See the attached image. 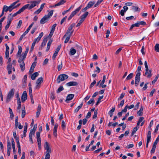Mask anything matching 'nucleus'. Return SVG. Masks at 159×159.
Returning a JSON list of instances; mask_svg holds the SVG:
<instances>
[{"label":"nucleus","instance_id":"1","mask_svg":"<svg viewBox=\"0 0 159 159\" xmlns=\"http://www.w3.org/2000/svg\"><path fill=\"white\" fill-rule=\"evenodd\" d=\"M40 2V0H38L37 1H32L30 2V4H27L24 5L23 7V8L24 10H25L26 9H30L35 7L37 5L39 4Z\"/></svg>","mask_w":159,"mask_h":159},{"label":"nucleus","instance_id":"2","mask_svg":"<svg viewBox=\"0 0 159 159\" xmlns=\"http://www.w3.org/2000/svg\"><path fill=\"white\" fill-rule=\"evenodd\" d=\"M68 78V76L66 75L62 74L59 75L57 80V83H60L61 81L67 79Z\"/></svg>","mask_w":159,"mask_h":159},{"label":"nucleus","instance_id":"3","mask_svg":"<svg viewBox=\"0 0 159 159\" xmlns=\"http://www.w3.org/2000/svg\"><path fill=\"white\" fill-rule=\"evenodd\" d=\"M74 30H73L71 31H69L68 30H67L66 32V33L64 35V37L66 36H67L66 39H65L64 43H68V41H69L70 38L71 36L72 35V33L73 32Z\"/></svg>","mask_w":159,"mask_h":159},{"label":"nucleus","instance_id":"4","mask_svg":"<svg viewBox=\"0 0 159 159\" xmlns=\"http://www.w3.org/2000/svg\"><path fill=\"white\" fill-rule=\"evenodd\" d=\"M15 93V89H11L8 94L6 102L8 103L10 100L11 98H12Z\"/></svg>","mask_w":159,"mask_h":159},{"label":"nucleus","instance_id":"5","mask_svg":"<svg viewBox=\"0 0 159 159\" xmlns=\"http://www.w3.org/2000/svg\"><path fill=\"white\" fill-rule=\"evenodd\" d=\"M146 25V22L143 21H138L136 23L132 24L129 29L131 30L134 27H139L140 25Z\"/></svg>","mask_w":159,"mask_h":159},{"label":"nucleus","instance_id":"6","mask_svg":"<svg viewBox=\"0 0 159 159\" xmlns=\"http://www.w3.org/2000/svg\"><path fill=\"white\" fill-rule=\"evenodd\" d=\"M44 149L46 150V153H50L52 152L51 148L50 147L48 143L46 141L45 143V144L44 145Z\"/></svg>","mask_w":159,"mask_h":159},{"label":"nucleus","instance_id":"7","mask_svg":"<svg viewBox=\"0 0 159 159\" xmlns=\"http://www.w3.org/2000/svg\"><path fill=\"white\" fill-rule=\"evenodd\" d=\"M2 9L5 11L7 12V11H9L10 12H11L14 9V7L11 4L8 7L5 5H4Z\"/></svg>","mask_w":159,"mask_h":159},{"label":"nucleus","instance_id":"8","mask_svg":"<svg viewBox=\"0 0 159 159\" xmlns=\"http://www.w3.org/2000/svg\"><path fill=\"white\" fill-rule=\"evenodd\" d=\"M53 10L50 11L47 15L44 16L41 20H48L50 19L53 14Z\"/></svg>","mask_w":159,"mask_h":159},{"label":"nucleus","instance_id":"9","mask_svg":"<svg viewBox=\"0 0 159 159\" xmlns=\"http://www.w3.org/2000/svg\"><path fill=\"white\" fill-rule=\"evenodd\" d=\"M43 80V78L42 77L39 78L37 80L36 84H37L35 89H39L40 88L41 83Z\"/></svg>","mask_w":159,"mask_h":159},{"label":"nucleus","instance_id":"10","mask_svg":"<svg viewBox=\"0 0 159 159\" xmlns=\"http://www.w3.org/2000/svg\"><path fill=\"white\" fill-rule=\"evenodd\" d=\"M7 153L8 156L10 154L11 150V144L9 138L7 139Z\"/></svg>","mask_w":159,"mask_h":159},{"label":"nucleus","instance_id":"11","mask_svg":"<svg viewBox=\"0 0 159 159\" xmlns=\"http://www.w3.org/2000/svg\"><path fill=\"white\" fill-rule=\"evenodd\" d=\"M61 45L60 44L59 45L57 48L56 50L55 51V52L54 53L53 55L52 56V59L53 60H54L55 58H56L57 56V54L61 48Z\"/></svg>","mask_w":159,"mask_h":159},{"label":"nucleus","instance_id":"12","mask_svg":"<svg viewBox=\"0 0 159 159\" xmlns=\"http://www.w3.org/2000/svg\"><path fill=\"white\" fill-rule=\"evenodd\" d=\"M27 95L26 91H25L23 92L21 97V101L22 102H24L27 99Z\"/></svg>","mask_w":159,"mask_h":159},{"label":"nucleus","instance_id":"13","mask_svg":"<svg viewBox=\"0 0 159 159\" xmlns=\"http://www.w3.org/2000/svg\"><path fill=\"white\" fill-rule=\"evenodd\" d=\"M151 131H149L148 132L147 136V141L146 143V147L148 148V144L150 142L151 140Z\"/></svg>","mask_w":159,"mask_h":159},{"label":"nucleus","instance_id":"14","mask_svg":"<svg viewBox=\"0 0 159 159\" xmlns=\"http://www.w3.org/2000/svg\"><path fill=\"white\" fill-rule=\"evenodd\" d=\"M74 94H68L66 97L65 102L67 103H68L69 101L71 100L74 98Z\"/></svg>","mask_w":159,"mask_h":159},{"label":"nucleus","instance_id":"15","mask_svg":"<svg viewBox=\"0 0 159 159\" xmlns=\"http://www.w3.org/2000/svg\"><path fill=\"white\" fill-rule=\"evenodd\" d=\"M140 79V76L138 75H136L135 77V86H137L139 83Z\"/></svg>","mask_w":159,"mask_h":159},{"label":"nucleus","instance_id":"16","mask_svg":"<svg viewBox=\"0 0 159 159\" xmlns=\"http://www.w3.org/2000/svg\"><path fill=\"white\" fill-rule=\"evenodd\" d=\"M43 32L41 33L38 37L35 39L33 43H34L35 44H36V43H38L43 36Z\"/></svg>","mask_w":159,"mask_h":159},{"label":"nucleus","instance_id":"17","mask_svg":"<svg viewBox=\"0 0 159 159\" xmlns=\"http://www.w3.org/2000/svg\"><path fill=\"white\" fill-rule=\"evenodd\" d=\"M66 85L68 86H77L78 85V83L75 81H70L67 83Z\"/></svg>","mask_w":159,"mask_h":159},{"label":"nucleus","instance_id":"18","mask_svg":"<svg viewBox=\"0 0 159 159\" xmlns=\"http://www.w3.org/2000/svg\"><path fill=\"white\" fill-rule=\"evenodd\" d=\"M36 65V62H34L32 63L29 71L30 74H31L33 72L34 68H35Z\"/></svg>","mask_w":159,"mask_h":159},{"label":"nucleus","instance_id":"19","mask_svg":"<svg viewBox=\"0 0 159 159\" xmlns=\"http://www.w3.org/2000/svg\"><path fill=\"white\" fill-rule=\"evenodd\" d=\"M11 143L13 149V152L14 153H15L16 151L15 150V143L14 141V139L13 138H12L11 139Z\"/></svg>","mask_w":159,"mask_h":159},{"label":"nucleus","instance_id":"20","mask_svg":"<svg viewBox=\"0 0 159 159\" xmlns=\"http://www.w3.org/2000/svg\"><path fill=\"white\" fill-rule=\"evenodd\" d=\"M57 128H58V124H56L54 125V127L53 128V135L56 137H57Z\"/></svg>","mask_w":159,"mask_h":159},{"label":"nucleus","instance_id":"21","mask_svg":"<svg viewBox=\"0 0 159 159\" xmlns=\"http://www.w3.org/2000/svg\"><path fill=\"white\" fill-rule=\"evenodd\" d=\"M124 10H121L120 11V14L122 16H123L124 15L125 13L128 9V7L126 6H125L123 7Z\"/></svg>","mask_w":159,"mask_h":159},{"label":"nucleus","instance_id":"22","mask_svg":"<svg viewBox=\"0 0 159 159\" xmlns=\"http://www.w3.org/2000/svg\"><path fill=\"white\" fill-rule=\"evenodd\" d=\"M144 75L145 76H146L148 78H150L152 76V70H149V69H148V70L147 71V73H146V71H145V73Z\"/></svg>","mask_w":159,"mask_h":159},{"label":"nucleus","instance_id":"23","mask_svg":"<svg viewBox=\"0 0 159 159\" xmlns=\"http://www.w3.org/2000/svg\"><path fill=\"white\" fill-rule=\"evenodd\" d=\"M82 7V5H80L79 7L78 8L76 9L75 11H73L71 14L73 15V16H75V15L77 13H78L80 10L81 9Z\"/></svg>","mask_w":159,"mask_h":159},{"label":"nucleus","instance_id":"24","mask_svg":"<svg viewBox=\"0 0 159 159\" xmlns=\"http://www.w3.org/2000/svg\"><path fill=\"white\" fill-rule=\"evenodd\" d=\"M24 10L23 7H22L17 12L15 13L14 14H12V16L13 17H15L18 14H19L21 13L22 12H23Z\"/></svg>","mask_w":159,"mask_h":159},{"label":"nucleus","instance_id":"25","mask_svg":"<svg viewBox=\"0 0 159 159\" xmlns=\"http://www.w3.org/2000/svg\"><path fill=\"white\" fill-rule=\"evenodd\" d=\"M41 110V107L40 105H39L37 108V110L36 112V117H38L40 115V112Z\"/></svg>","mask_w":159,"mask_h":159},{"label":"nucleus","instance_id":"26","mask_svg":"<svg viewBox=\"0 0 159 159\" xmlns=\"http://www.w3.org/2000/svg\"><path fill=\"white\" fill-rule=\"evenodd\" d=\"M39 75V74L38 72H35L31 76V79L33 80H34Z\"/></svg>","mask_w":159,"mask_h":159},{"label":"nucleus","instance_id":"27","mask_svg":"<svg viewBox=\"0 0 159 159\" xmlns=\"http://www.w3.org/2000/svg\"><path fill=\"white\" fill-rule=\"evenodd\" d=\"M131 9L134 11L139 12L140 11V9L138 7L132 6L131 7Z\"/></svg>","mask_w":159,"mask_h":159},{"label":"nucleus","instance_id":"28","mask_svg":"<svg viewBox=\"0 0 159 159\" xmlns=\"http://www.w3.org/2000/svg\"><path fill=\"white\" fill-rule=\"evenodd\" d=\"M22 52V48L20 46H18V52L16 55V56L17 57H18L19 55H21V53Z\"/></svg>","mask_w":159,"mask_h":159},{"label":"nucleus","instance_id":"29","mask_svg":"<svg viewBox=\"0 0 159 159\" xmlns=\"http://www.w3.org/2000/svg\"><path fill=\"white\" fill-rule=\"evenodd\" d=\"M143 107L142 106H141L140 107L139 110L137 112V114L139 116H141L143 114Z\"/></svg>","mask_w":159,"mask_h":159},{"label":"nucleus","instance_id":"30","mask_svg":"<svg viewBox=\"0 0 159 159\" xmlns=\"http://www.w3.org/2000/svg\"><path fill=\"white\" fill-rule=\"evenodd\" d=\"M18 57H19V60H18V62L19 63H21L23 61L24 62L25 58H24V57L23 55H19Z\"/></svg>","mask_w":159,"mask_h":159},{"label":"nucleus","instance_id":"31","mask_svg":"<svg viewBox=\"0 0 159 159\" xmlns=\"http://www.w3.org/2000/svg\"><path fill=\"white\" fill-rule=\"evenodd\" d=\"M19 0H18L16 1L13 2L11 4V5L14 7V8L15 9L17 7H18L20 5V3L18 4L17 5L15 6L16 4L18 2H19Z\"/></svg>","mask_w":159,"mask_h":159},{"label":"nucleus","instance_id":"32","mask_svg":"<svg viewBox=\"0 0 159 159\" xmlns=\"http://www.w3.org/2000/svg\"><path fill=\"white\" fill-rule=\"evenodd\" d=\"M20 66L22 71H23L25 69V64L24 62L23 61L21 63H20Z\"/></svg>","mask_w":159,"mask_h":159},{"label":"nucleus","instance_id":"33","mask_svg":"<svg viewBox=\"0 0 159 159\" xmlns=\"http://www.w3.org/2000/svg\"><path fill=\"white\" fill-rule=\"evenodd\" d=\"M89 14V12L88 11L85 12V13L82 15L81 16V20H83L85 19L87 17Z\"/></svg>","mask_w":159,"mask_h":159},{"label":"nucleus","instance_id":"34","mask_svg":"<svg viewBox=\"0 0 159 159\" xmlns=\"http://www.w3.org/2000/svg\"><path fill=\"white\" fill-rule=\"evenodd\" d=\"M83 105V102H82L81 104L78 106L75 110V113L77 112L81 108Z\"/></svg>","mask_w":159,"mask_h":159},{"label":"nucleus","instance_id":"35","mask_svg":"<svg viewBox=\"0 0 159 159\" xmlns=\"http://www.w3.org/2000/svg\"><path fill=\"white\" fill-rule=\"evenodd\" d=\"M66 1H62V0H61V1L57 4H55L54 5V7H57L59 6H60L63 4L64 3L66 2Z\"/></svg>","mask_w":159,"mask_h":159},{"label":"nucleus","instance_id":"36","mask_svg":"<svg viewBox=\"0 0 159 159\" xmlns=\"http://www.w3.org/2000/svg\"><path fill=\"white\" fill-rule=\"evenodd\" d=\"M76 52V50L75 49L72 48L70 49V55H74Z\"/></svg>","mask_w":159,"mask_h":159},{"label":"nucleus","instance_id":"37","mask_svg":"<svg viewBox=\"0 0 159 159\" xmlns=\"http://www.w3.org/2000/svg\"><path fill=\"white\" fill-rule=\"evenodd\" d=\"M115 110V107H113L112 109L108 112V114L110 115V117H111L113 115V113L114 111Z\"/></svg>","mask_w":159,"mask_h":159},{"label":"nucleus","instance_id":"38","mask_svg":"<svg viewBox=\"0 0 159 159\" xmlns=\"http://www.w3.org/2000/svg\"><path fill=\"white\" fill-rule=\"evenodd\" d=\"M39 149L40 150L41 149V139H37Z\"/></svg>","mask_w":159,"mask_h":159},{"label":"nucleus","instance_id":"39","mask_svg":"<svg viewBox=\"0 0 159 159\" xmlns=\"http://www.w3.org/2000/svg\"><path fill=\"white\" fill-rule=\"evenodd\" d=\"M29 50V48H26V50L25 52L24 53H23L22 54V55H23L24 57V58H25L26 56L27 55V54L28 52V51Z\"/></svg>","mask_w":159,"mask_h":159},{"label":"nucleus","instance_id":"40","mask_svg":"<svg viewBox=\"0 0 159 159\" xmlns=\"http://www.w3.org/2000/svg\"><path fill=\"white\" fill-rule=\"evenodd\" d=\"M141 66H139L137 70V73L136 75H139L140 76L141 73L140 71L141 70Z\"/></svg>","mask_w":159,"mask_h":159},{"label":"nucleus","instance_id":"41","mask_svg":"<svg viewBox=\"0 0 159 159\" xmlns=\"http://www.w3.org/2000/svg\"><path fill=\"white\" fill-rule=\"evenodd\" d=\"M94 2L90 1L89 2V3L87 5V6L89 8H91L94 4Z\"/></svg>","mask_w":159,"mask_h":159},{"label":"nucleus","instance_id":"42","mask_svg":"<svg viewBox=\"0 0 159 159\" xmlns=\"http://www.w3.org/2000/svg\"><path fill=\"white\" fill-rule=\"evenodd\" d=\"M47 40L48 39L47 38H44L43 39V42L41 44V46L42 47L46 45Z\"/></svg>","mask_w":159,"mask_h":159},{"label":"nucleus","instance_id":"43","mask_svg":"<svg viewBox=\"0 0 159 159\" xmlns=\"http://www.w3.org/2000/svg\"><path fill=\"white\" fill-rule=\"evenodd\" d=\"M9 109L10 116V117L11 118V119H12L13 118L14 116L13 113L10 107L9 108Z\"/></svg>","mask_w":159,"mask_h":159},{"label":"nucleus","instance_id":"44","mask_svg":"<svg viewBox=\"0 0 159 159\" xmlns=\"http://www.w3.org/2000/svg\"><path fill=\"white\" fill-rule=\"evenodd\" d=\"M156 147V145H154V144L153 145L152 148V149L151 150V152H150L151 154H153L154 153Z\"/></svg>","mask_w":159,"mask_h":159},{"label":"nucleus","instance_id":"45","mask_svg":"<svg viewBox=\"0 0 159 159\" xmlns=\"http://www.w3.org/2000/svg\"><path fill=\"white\" fill-rule=\"evenodd\" d=\"M61 127L62 129L64 130L66 128V123L64 121L62 120L61 122Z\"/></svg>","mask_w":159,"mask_h":159},{"label":"nucleus","instance_id":"46","mask_svg":"<svg viewBox=\"0 0 159 159\" xmlns=\"http://www.w3.org/2000/svg\"><path fill=\"white\" fill-rule=\"evenodd\" d=\"M133 74L132 73H130L126 78V80H128L132 79L133 77Z\"/></svg>","mask_w":159,"mask_h":159},{"label":"nucleus","instance_id":"47","mask_svg":"<svg viewBox=\"0 0 159 159\" xmlns=\"http://www.w3.org/2000/svg\"><path fill=\"white\" fill-rule=\"evenodd\" d=\"M25 107H24V109L22 110L21 112V117L22 118H23L25 117Z\"/></svg>","mask_w":159,"mask_h":159},{"label":"nucleus","instance_id":"48","mask_svg":"<svg viewBox=\"0 0 159 159\" xmlns=\"http://www.w3.org/2000/svg\"><path fill=\"white\" fill-rule=\"evenodd\" d=\"M64 89L62 86H61L57 90V93H59L61 91L63 90Z\"/></svg>","mask_w":159,"mask_h":159},{"label":"nucleus","instance_id":"49","mask_svg":"<svg viewBox=\"0 0 159 159\" xmlns=\"http://www.w3.org/2000/svg\"><path fill=\"white\" fill-rule=\"evenodd\" d=\"M155 50L158 52H159V44L157 43L155 46Z\"/></svg>","mask_w":159,"mask_h":159},{"label":"nucleus","instance_id":"50","mask_svg":"<svg viewBox=\"0 0 159 159\" xmlns=\"http://www.w3.org/2000/svg\"><path fill=\"white\" fill-rule=\"evenodd\" d=\"M138 127H135L133 129V130L132 132L131 133V135L132 136L135 133H136L138 129Z\"/></svg>","mask_w":159,"mask_h":159},{"label":"nucleus","instance_id":"51","mask_svg":"<svg viewBox=\"0 0 159 159\" xmlns=\"http://www.w3.org/2000/svg\"><path fill=\"white\" fill-rule=\"evenodd\" d=\"M144 65L145 68V71H146V73H147V71L148 70V67L147 64V62L146 61H145L144 62Z\"/></svg>","mask_w":159,"mask_h":159},{"label":"nucleus","instance_id":"52","mask_svg":"<svg viewBox=\"0 0 159 159\" xmlns=\"http://www.w3.org/2000/svg\"><path fill=\"white\" fill-rule=\"evenodd\" d=\"M94 102V99L93 98H91L89 101L87 102L88 105H90L91 104H93Z\"/></svg>","mask_w":159,"mask_h":159},{"label":"nucleus","instance_id":"53","mask_svg":"<svg viewBox=\"0 0 159 159\" xmlns=\"http://www.w3.org/2000/svg\"><path fill=\"white\" fill-rule=\"evenodd\" d=\"M11 20H9V21L7 22V24L5 26V29L6 30H7L9 28L11 23Z\"/></svg>","mask_w":159,"mask_h":159},{"label":"nucleus","instance_id":"54","mask_svg":"<svg viewBox=\"0 0 159 159\" xmlns=\"http://www.w3.org/2000/svg\"><path fill=\"white\" fill-rule=\"evenodd\" d=\"M159 141V135H158V137L157 138L156 140L154 143L153 144L155 145L156 146V145L157 144V143Z\"/></svg>","mask_w":159,"mask_h":159},{"label":"nucleus","instance_id":"55","mask_svg":"<svg viewBox=\"0 0 159 159\" xmlns=\"http://www.w3.org/2000/svg\"><path fill=\"white\" fill-rule=\"evenodd\" d=\"M12 68H11L7 67V69L8 71V74H10L12 73Z\"/></svg>","mask_w":159,"mask_h":159},{"label":"nucleus","instance_id":"56","mask_svg":"<svg viewBox=\"0 0 159 159\" xmlns=\"http://www.w3.org/2000/svg\"><path fill=\"white\" fill-rule=\"evenodd\" d=\"M35 131L34 130L31 129L29 135H31V136H33V135H34L35 134Z\"/></svg>","mask_w":159,"mask_h":159},{"label":"nucleus","instance_id":"57","mask_svg":"<svg viewBox=\"0 0 159 159\" xmlns=\"http://www.w3.org/2000/svg\"><path fill=\"white\" fill-rule=\"evenodd\" d=\"M35 44L34 43H33L32 44L31 47L30 48V52H31L33 50L34 48V47L35 45Z\"/></svg>","mask_w":159,"mask_h":159},{"label":"nucleus","instance_id":"58","mask_svg":"<svg viewBox=\"0 0 159 159\" xmlns=\"http://www.w3.org/2000/svg\"><path fill=\"white\" fill-rule=\"evenodd\" d=\"M98 114V112L97 111H94V115L93 117V118L94 119L96 118L97 117V115Z\"/></svg>","mask_w":159,"mask_h":159},{"label":"nucleus","instance_id":"59","mask_svg":"<svg viewBox=\"0 0 159 159\" xmlns=\"http://www.w3.org/2000/svg\"><path fill=\"white\" fill-rule=\"evenodd\" d=\"M13 17L12 14H10L8 16L7 20H12L13 19Z\"/></svg>","mask_w":159,"mask_h":159},{"label":"nucleus","instance_id":"60","mask_svg":"<svg viewBox=\"0 0 159 159\" xmlns=\"http://www.w3.org/2000/svg\"><path fill=\"white\" fill-rule=\"evenodd\" d=\"M139 104H140L139 102H138L137 103L136 105L135 106V107L134 109V110H137L138 109V108H139Z\"/></svg>","mask_w":159,"mask_h":159},{"label":"nucleus","instance_id":"61","mask_svg":"<svg viewBox=\"0 0 159 159\" xmlns=\"http://www.w3.org/2000/svg\"><path fill=\"white\" fill-rule=\"evenodd\" d=\"M106 75H103V77L102 80V81L101 82V83H101V84H104V83L105 82V80H106Z\"/></svg>","mask_w":159,"mask_h":159},{"label":"nucleus","instance_id":"62","mask_svg":"<svg viewBox=\"0 0 159 159\" xmlns=\"http://www.w3.org/2000/svg\"><path fill=\"white\" fill-rule=\"evenodd\" d=\"M57 25L56 24H54L52 26L51 30L54 31V30L55 29V28H56Z\"/></svg>","mask_w":159,"mask_h":159},{"label":"nucleus","instance_id":"63","mask_svg":"<svg viewBox=\"0 0 159 159\" xmlns=\"http://www.w3.org/2000/svg\"><path fill=\"white\" fill-rule=\"evenodd\" d=\"M134 146V145L133 144H129V145H128L126 147V148L128 149H129L131 148H132Z\"/></svg>","mask_w":159,"mask_h":159},{"label":"nucleus","instance_id":"64","mask_svg":"<svg viewBox=\"0 0 159 159\" xmlns=\"http://www.w3.org/2000/svg\"><path fill=\"white\" fill-rule=\"evenodd\" d=\"M50 157V154L46 153L45 159H49Z\"/></svg>","mask_w":159,"mask_h":159}]
</instances>
